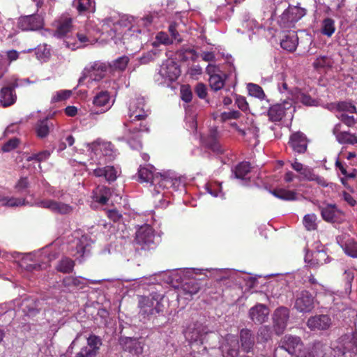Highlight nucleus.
<instances>
[{
	"mask_svg": "<svg viewBox=\"0 0 357 357\" xmlns=\"http://www.w3.org/2000/svg\"><path fill=\"white\" fill-rule=\"evenodd\" d=\"M29 181L26 177L21 178L17 184L15 185V188L18 192H22L29 187Z\"/></svg>",
	"mask_w": 357,
	"mask_h": 357,
	"instance_id": "nucleus-64",
	"label": "nucleus"
},
{
	"mask_svg": "<svg viewBox=\"0 0 357 357\" xmlns=\"http://www.w3.org/2000/svg\"><path fill=\"white\" fill-rule=\"evenodd\" d=\"M180 73L181 71L178 66L172 60H167L163 63L159 70L160 75L163 78L169 81L176 80L180 75Z\"/></svg>",
	"mask_w": 357,
	"mask_h": 357,
	"instance_id": "nucleus-19",
	"label": "nucleus"
},
{
	"mask_svg": "<svg viewBox=\"0 0 357 357\" xmlns=\"http://www.w3.org/2000/svg\"><path fill=\"white\" fill-rule=\"evenodd\" d=\"M291 100H284L281 103H276L269 107L267 111L268 119L271 122L280 121L289 112H294Z\"/></svg>",
	"mask_w": 357,
	"mask_h": 357,
	"instance_id": "nucleus-8",
	"label": "nucleus"
},
{
	"mask_svg": "<svg viewBox=\"0 0 357 357\" xmlns=\"http://www.w3.org/2000/svg\"><path fill=\"white\" fill-rule=\"evenodd\" d=\"M208 333V329L202 323L196 321L191 324L187 328L185 331V337L190 342H199L201 344L204 343V338Z\"/></svg>",
	"mask_w": 357,
	"mask_h": 357,
	"instance_id": "nucleus-13",
	"label": "nucleus"
},
{
	"mask_svg": "<svg viewBox=\"0 0 357 357\" xmlns=\"http://www.w3.org/2000/svg\"><path fill=\"white\" fill-rule=\"evenodd\" d=\"M117 23L119 26L128 27V29L132 26H137V22L134 17L126 15L121 16Z\"/></svg>",
	"mask_w": 357,
	"mask_h": 357,
	"instance_id": "nucleus-52",
	"label": "nucleus"
},
{
	"mask_svg": "<svg viewBox=\"0 0 357 357\" xmlns=\"http://www.w3.org/2000/svg\"><path fill=\"white\" fill-rule=\"evenodd\" d=\"M111 196L110 189L105 186H98L93 190V199L95 202L106 204Z\"/></svg>",
	"mask_w": 357,
	"mask_h": 357,
	"instance_id": "nucleus-29",
	"label": "nucleus"
},
{
	"mask_svg": "<svg viewBox=\"0 0 357 357\" xmlns=\"http://www.w3.org/2000/svg\"><path fill=\"white\" fill-rule=\"evenodd\" d=\"M154 169L152 165H149V167L140 166L138 170V178L140 182L150 183L151 185H154V190L157 193L160 192L158 188H169L177 182L172 173L169 172L155 173Z\"/></svg>",
	"mask_w": 357,
	"mask_h": 357,
	"instance_id": "nucleus-2",
	"label": "nucleus"
},
{
	"mask_svg": "<svg viewBox=\"0 0 357 357\" xmlns=\"http://www.w3.org/2000/svg\"><path fill=\"white\" fill-rule=\"evenodd\" d=\"M84 280H85L80 279L79 278L73 277V276H68V277H66L63 280V284L65 287H79V286L84 284Z\"/></svg>",
	"mask_w": 357,
	"mask_h": 357,
	"instance_id": "nucleus-50",
	"label": "nucleus"
},
{
	"mask_svg": "<svg viewBox=\"0 0 357 357\" xmlns=\"http://www.w3.org/2000/svg\"><path fill=\"white\" fill-rule=\"evenodd\" d=\"M344 351L341 348L333 349L320 342L312 346L308 356H299L298 357H344Z\"/></svg>",
	"mask_w": 357,
	"mask_h": 357,
	"instance_id": "nucleus-9",
	"label": "nucleus"
},
{
	"mask_svg": "<svg viewBox=\"0 0 357 357\" xmlns=\"http://www.w3.org/2000/svg\"><path fill=\"white\" fill-rule=\"evenodd\" d=\"M341 123H337L333 128V134L340 144H357V136L347 131L341 130Z\"/></svg>",
	"mask_w": 357,
	"mask_h": 357,
	"instance_id": "nucleus-25",
	"label": "nucleus"
},
{
	"mask_svg": "<svg viewBox=\"0 0 357 357\" xmlns=\"http://www.w3.org/2000/svg\"><path fill=\"white\" fill-rule=\"evenodd\" d=\"M306 14L305 9L299 6H289L281 15V20L287 26L298 22Z\"/></svg>",
	"mask_w": 357,
	"mask_h": 357,
	"instance_id": "nucleus-16",
	"label": "nucleus"
},
{
	"mask_svg": "<svg viewBox=\"0 0 357 357\" xmlns=\"http://www.w3.org/2000/svg\"><path fill=\"white\" fill-rule=\"evenodd\" d=\"M296 98L299 102L306 106H314L317 105V101L314 99L302 92H299L297 94Z\"/></svg>",
	"mask_w": 357,
	"mask_h": 357,
	"instance_id": "nucleus-53",
	"label": "nucleus"
},
{
	"mask_svg": "<svg viewBox=\"0 0 357 357\" xmlns=\"http://www.w3.org/2000/svg\"><path fill=\"white\" fill-rule=\"evenodd\" d=\"M209 85L213 91L220 90L225 85V79L220 75L209 77Z\"/></svg>",
	"mask_w": 357,
	"mask_h": 357,
	"instance_id": "nucleus-44",
	"label": "nucleus"
},
{
	"mask_svg": "<svg viewBox=\"0 0 357 357\" xmlns=\"http://www.w3.org/2000/svg\"><path fill=\"white\" fill-rule=\"evenodd\" d=\"M147 36L146 29L132 26L123 35V43L130 45L132 49L140 48Z\"/></svg>",
	"mask_w": 357,
	"mask_h": 357,
	"instance_id": "nucleus-5",
	"label": "nucleus"
},
{
	"mask_svg": "<svg viewBox=\"0 0 357 357\" xmlns=\"http://www.w3.org/2000/svg\"><path fill=\"white\" fill-rule=\"evenodd\" d=\"M250 172V165L248 162H242L239 163L234 170L235 178L238 179H247V175Z\"/></svg>",
	"mask_w": 357,
	"mask_h": 357,
	"instance_id": "nucleus-36",
	"label": "nucleus"
},
{
	"mask_svg": "<svg viewBox=\"0 0 357 357\" xmlns=\"http://www.w3.org/2000/svg\"><path fill=\"white\" fill-rule=\"evenodd\" d=\"M303 344L299 337L285 335L282 342L281 349H284L291 355L308 356L309 352L303 351Z\"/></svg>",
	"mask_w": 357,
	"mask_h": 357,
	"instance_id": "nucleus-10",
	"label": "nucleus"
},
{
	"mask_svg": "<svg viewBox=\"0 0 357 357\" xmlns=\"http://www.w3.org/2000/svg\"><path fill=\"white\" fill-rule=\"evenodd\" d=\"M240 116L241 113L238 111L233 110L222 113L221 118L223 121H227L229 119H237Z\"/></svg>",
	"mask_w": 357,
	"mask_h": 357,
	"instance_id": "nucleus-62",
	"label": "nucleus"
},
{
	"mask_svg": "<svg viewBox=\"0 0 357 357\" xmlns=\"http://www.w3.org/2000/svg\"><path fill=\"white\" fill-rule=\"evenodd\" d=\"M73 6L77 8L79 13L89 11H95V1L94 0H74Z\"/></svg>",
	"mask_w": 357,
	"mask_h": 357,
	"instance_id": "nucleus-33",
	"label": "nucleus"
},
{
	"mask_svg": "<svg viewBox=\"0 0 357 357\" xmlns=\"http://www.w3.org/2000/svg\"><path fill=\"white\" fill-rule=\"evenodd\" d=\"M93 174L96 177H104L107 181L112 182L117 178V170L113 166L97 167L93 169Z\"/></svg>",
	"mask_w": 357,
	"mask_h": 357,
	"instance_id": "nucleus-28",
	"label": "nucleus"
},
{
	"mask_svg": "<svg viewBox=\"0 0 357 357\" xmlns=\"http://www.w3.org/2000/svg\"><path fill=\"white\" fill-rule=\"evenodd\" d=\"M248 89L250 95L252 96H255L259 99H263L265 97L262 88L257 84L250 83L248 84Z\"/></svg>",
	"mask_w": 357,
	"mask_h": 357,
	"instance_id": "nucleus-48",
	"label": "nucleus"
},
{
	"mask_svg": "<svg viewBox=\"0 0 357 357\" xmlns=\"http://www.w3.org/2000/svg\"><path fill=\"white\" fill-rule=\"evenodd\" d=\"M96 144L98 146L99 149L105 155H110L113 151L114 146L109 142H96Z\"/></svg>",
	"mask_w": 357,
	"mask_h": 357,
	"instance_id": "nucleus-54",
	"label": "nucleus"
},
{
	"mask_svg": "<svg viewBox=\"0 0 357 357\" xmlns=\"http://www.w3.org/2000/svg\"><path fill=\"white\" fill-rule=\"evenodd\" d=\"M17 84L13 83L12 85L3 87L0 91V104L3 107H8L15 102L17 96L15 92Z\"/></svg>",
	"mask_w": 357,
	"mask_h": 357,
	"instance_id": "nucleus-22",
	"label": "nucleus"
},
{
	"mask_svg": "<svg viewBox=\"0 0 357 357\" xmlns=\"http://www.w3.org/2000/svg\"><path fill=\"white\" fill-rule=\"evenodd\" d=\"M331 66L332 60L327 56H320L313 63V66L317 70L331 67Z\"/></svg>",
	"mask_w": 357,
	"mask_h": 357,
	"instance_id": "nucleus-45",
	"label": "nucleus"
},
{
	"mask_svg": "<svg viewBox=\"0 0 357 357\" xmlns=\"http://www.w3.org/2000/svg\"><path fill=\"white\" fill-rule=\"evenodd\" d=\"M239 342L242 350L249 353L252 351L255 339L252 331L248 328H243L239 333Z\"/></svg>",
	"mask_w": 357,
	"mask_h": 357,
	"instance_id": "nucleus-24",
	"label": "nucleus"
},
{
	"mask_svg": "<svg viewBox=\"0 0 357 357\" xmlns=\"http://www.w3.org/2000/svg\"><path fill=\"white\" fill-rule=\"evenodd\" d=\"M53 25L56 28L54 36L59 38L63 37L72 30V18L68 16H61L54 22Z\"/></svg>",
	"mask_w": 357,
	"mask_h": 357,
	"instance_id": "nucleus-23",
	"label": "nucleus"
},
{
	"mask_svg": "<svg viewBox=\"0 0 357 357\" xmlns=\"http://www.w3.org/2000/svg\"><path fill=\"white\" fill-rule=\"evenodd\" d=\"M337 119H339L344 124L348 127H354L357 123L354 116L349 115V114L341 113L336 114Z\"/></svg>",
	"mask_w": 357,
	"mask_h": 357,
	"instance_id": "nucleus-51",
	"label": "nucleus"
},
{
	"mask_svg": "<svg viewBox=\"0 0 357 357\" xmlns=\"http://www.w3.org/2000/svg\"><path fill=\"white\" fill-rule=\"evenodd\" d=\"M270 192L273 196L282 200L293 201L297 199L296 193L292 190L277 188Z\"/></svg>",
	"mask_w": 357,
	"mask_h": 357,
	"instance_id": "nucleus-32",
	"label": "nucleus"
},
{
	"mask_svg": "<svg viewBox=\"0 0 357 357\" xmlns=\"http://www.w3.org/2000/svg\"><path fill=\"white\" fill-rule=\"evenodd\" d=\"M129 62V58L127 56L119 57L112 63H108L111 71H123Z\"/></svg>",
	"mask_w": 357,
	"mask_h": 357,
	"instance_id": "nucleus-37",
	"label": "nucleus"
},
{
	"mask_svg": "<svg viewBox=\"0 0 357 357\" xmlns=\"http://www.w3.org/2000/svg\"><path fill=\"white\" fill-rule=\"evenodd\" d=\"M91 243L92 241L87 236H82V237L77 240L76 243L77 253L79 254L81 256H84L89 251V248L91 246Z\"/></svg>",
	"mask_w": 357,
	"mask_h": 357,
	"instance_id": "nucleus-34",
	"label": "nucleus"
},
{
	"mask_svg": "<svg viewBox=\"0 0 357 357\" xmlns=\"http://www.w3.org/2000/svg\"><path fill=\"white\" fill-rule=\"evenodd\" d=\"M306 324L311 331H325L331 326L332 320L328 314H317L311 316Z\"/></svg>",
	"mask_w": 357,
	"mask_h": 357,
	"instance_id": "nucleus-15",
	"label": "nucleus"
},
{
	"mask_svg": "<svg viewBox=\"0 0 357 357\" xmlns=\"http://www.w3.org/2000/svg\"><path fill=\"white\" fill-rule=\"evenodd\" d=\"M20 307L27 315H33L36 312V304L33 299L24 298L21 303Z\"/></svg>",
	"mask_w": 357,
	"mask_h": 357,
	"instance_id": "nucleus-42",
	"label": "nucleus"
},
{
	"mask_svg": "<svg viewBox=\"0 0 357 357\" xmlns=\"http://www.w3.org/2000/svg\"><path fill=\"white\" fill-rule=\"evenodd\" d=\"M153 22V15H147L146 16L141 18L140 20H137L136 23L137 27L144 26L146 27L150 25Z\"/></svg>",
	"mask_w": 357,
	"mask_h": 357,
	"instance_id": "nucleus-60",
	"label": "nucleus"
},
{
	"mask_svg": "<svg viewBox=\"0 0 357 357\" xmlns=\"http://www.w3.org/2000/svg\"><path fill=\"white\" fill-rule=\"evenodd\" d=\"M19 143H20V140L17 138H16V137L12 138L3 145L2 151L3 152H10L12 150L17 148Z\"/></svg>",
	"mask_w": 357,
	"mask_h": 357,
	"instance_id": "nucleus-56",
	"label": "nucleus"
},
{
	"mask_svg": "<svg viewBox=\"0 0 357 357\" xmlns=\"http://www.w3.org/2000/svg\"><path fill=\"white\" fill-rule=\"evenodd\" d=\"M155 38L158 43L163 45H170L173 43V40L169 37L167 33L162 31L159 32Z\"/></svg>",
	"mask_w": 357,
	"mask_h": 357,
	"instance_id": "nucleus-59",
	"label": "nucleus"
},
{
	"mask_svg": "<svg viewBox=\"0 0 357 357\" xmlns=\"http://www.w3.org/2000/svg\"><path fill=\"white\" fill-rule=\"evenodd\" d=\"M320 210L323 219L327 222H336L342 215V212L335 204H327L326 206L320 207Z\"/></svg>",
	"mask_w": 357,
	"mask_h": 357,
	"instance_id": "nucleus-26",
	"label": "nucleus"
},
{
	"mask_svg": "<svg viewBox=\"0 0 357 357\" xmlns=\"http://www.w3.org/2000/svg\"><path fill=\"white\" fill-rule=\"evenodd\" d=\"M289 144L294 152L303 153L307 148V139L303 132H296L291 135Z\"/></svg>",
	"mask_w": 357,
	"mask_h": 357,
	"instance_id": "nucleus-21",
	"label": "nucleus"
},
{
	"mask_svg": "<svg viewBox=\"0 0 357 357\" xmlns=\"http://www.w3.org/2000/svg\"><path fill=\"white\" fill-rule=\"evenodd\" d=\"M70 96V91H57L56 94L52 97V101L59 102L67 99Z\"/></svg>",
	"mask_w": 357,
	"mask_h": 357,
	"instance_id": "nucleus-61",
	"label": "nucleus"
},
{
	"mask_svg": "<svg viewBox=\"0 0 357 357\" xmlns=\"http://www.w3.org/2000/svg\"><path fill=\"white\" fill-rule=\"evenodd\" d=\"M269 310L266 305L261 303L252 307L248 312L249 318L255 323L261 324L268 320Z\"/></svg>",
	"mask_w": 357,
	"mask_h": 357,
	"instance_id": "nucleus-18",
	"label": "nucleus"
},
{
	"mask_svg": "<svg viewBox=\"0 0 357 357\" xmlns=\"http://www.w3.org/2000/svg\"><path fill=\"white\" fill-rule=\"evenodd\" d=\"M317 303L315 296L307 290H302L297 293L294 307L299 312L307 313L312 312Z\"/></svg>",
	"mask_w": 357,
	"mask_h": 357,
	"instance_id": "nucleus-4",
	"label": "nucleus"
},
{
	"mask_svg": "<svg viewBox=\"0 0 357 357\" xmlns=\"http://www.w3.org/2000/svg\"><path fill=\"white\" fill-rule=\"evenodd\" d=\"M163 295L158 293L149 296H141L139 299V314L143 319H150L164 310Z\"/></svg>",
	"mask_w": 357,
	"mask_h": 357,
	"instance_id": "nucleus-3",
	"label": "nucleus"
},
{
	"mask_svg": "<svg viewBox=\"0 0 357 357\" xmlns=\"http://www.w3.org/2000/svg\"><path fill=\"white\" fill-rule=\"evenodd\" d=\"M128 122L124 123L126 131L122 139L126 140L132 149H137L142 146L140 142L141 133L148 132L149 128L144 123L139 126H135V122L144 120L150 114L146 107L145 100L142 97L136 98L130 101L128 107Z\"/></svg>",
	"mask_w": 357,
	"mask_h": 357,
	"instance_id": "nucleus-1",
	"label": "nucleus"
},
{
	"mask_svg": "<svg viewBox=\"0 0 357 357\" xmlns=\"http://www.w3.org/2000/svg\"><path fill=\"white\" fill-rule=\"evenodd\" d=\"M154 231L151 226L144 225L138 228L135 235V242L141 249L153 248L155 245Z\"/></svg>",
	"mask_w": 357,
	"mask_h": 357,
	"instance_id": "nucleus-7",
	"label": "nucleus"
},
{
	"mask_svg": "<svg viewBox=\"0 0 357 357\" xmlns=\"http://www.w3.org/2000/svg\"><path fill=\"white\" fill-rule=\"evenodd\" d=\"M195 93L200 98H205L207 95L206 85L203 83H198L195 86Z\"/></svg>",
	"mask_w": 357,
	"mask_h": 357,
	"instance_id": "nucleus-63",
	"label": "nucleus"
},
{
	"mask_svg": "<svg viewBox=\"0 0 357 357\" xmlns=\"http://www.w3.org/2000/svg\"><path fill=\"white\" fill-rule=\"evenodd\" d=\"M298 40L297 35L293 31L284 37L280 42V45L284 50L289 52H293L296 48Z\"/></svg>",
	"mask_w": 357,
	"mask_h": 357,
	"instance_id": "nucleus-30",
	"label": "nucleus"
},
{
	"mask_svg": "<svg viewBox=\"0 0 357 357\" xmlns=\"http://www.w3.org/2000/svg\"><path fill=\"white\" fill-rule=\"evenodd\" d=\"M37 136L40 138L46 137L50 132V126L47 119L40 120L36 126Z\"/></svg>",
	"mask_w": 357,
	"mask_h": 357,
	"instance_id": "nucleus-41",
	"label": "nucleus"
},
{
	"mask_svg": "<svg viewBox=\"0 0 357 357\" xmlns=\"http://www.w3.org/2000/svg\"><path fill=\"white\" fill-rule=\"evenodd\" d=\"M44 25L43 18L38 15H30L19 18L17 26L22 31H36Z\"/></svg>",
	"mask_w": 357,
	"mask_h": 357,
	"instance_id": "nucleus-14",
	"label": "nucleus"
},
{
	"mask_svg": "<svg viewBox=\"0 0 357 357\" xmlns=\"http://www.w3.org/2000/svg\"><path fill=\"white\" fill-rule=\"evenodd\" d=\"M36 55L38 59L45 61L50 56V50L47 45H39L36 49Z\"/></svg>",
	"mask_w": 357,
	"mask_h": 357,
	"instance_id": "nucleus-49",
	"label": "nucleus"
},
{
	"mask_svg": "<svg viewBox=\"0 0 357 357\" xmlns=\"http://www.w3.org/2000/svg\"><path fill=\"white\" fill-rule=\"evenodd\" d=\"M271 330L267 326H262L259 328L257 335L262 341H267L271 337Z\"/></svg>",
	"mask_w": 357,
	"mask_h": 357,
	"instance_id": "nucleus-55",
	"label": "nucleus"
},
{
	"mask_svg": "<svg viewBox=\"0 0 357 357\" xmlns=\"http://www.w3.org/2000/svg\"><path fill=\"white\" fill-rule=\"evenodd\" d=\"M87 344L83 347L75 357H97L102 345V339L95 335H91L86 338Z\"/></svg>",
	"mask_w": 357,
	"mask_h": 357,
	"instance_id": "nucleus-12",
	"label": "nucleus"
},
{
	"mask_svg": "<svg viewBox=\"0 0 357 357\" xmlns=\"http://www.w3.org/2000/svg\"><path fill=\"white\" fill-rule=\"evenodd\" d=\"M37 205L59 215H69L73 211V207L70 204L51 199L40 200L37 203Z\"/></svg>",
	"mask_w": 357,
	"mask_h": 357,
	"instance_id": "nucleus-11",
	"label": "nucleus"
},
{
	"mask_svg": "<svg viewBox=\"0 0 357 357\" xmlns=\"http://www.w3.org/2000/svg\"><path fill=\"white\" fill-rule=\"evenodd\" d=\"M289 314V310L284 307L278 308L273 314L274 329L277 334H281L286 328Z\"/></svg>",
	"mask_w": 357,
	"mask_h": 357,
	"instance_id": "nucleus-17",
	"label": "nucleus"
},
{
	"mask_svg": "<svg viewBox=\"0 0 357 357\" xmlns=\"http://www.w3.org/2000/svg\"><path fill=\"white\" fill-rule=\"evenodd\" d=\"M238 344L239 342L235 335L231 334L227 335L225 343L222 346V351L226 353L224 357H237L238 355ZM239 357L248 356L243 355Z\"/></svg>",
	"mask_w": 357,
	"mask_h": 357,
	"instance_id": "nucleus-20",
	"label": "nucleus"
},
{
	"mask_svg": "<svg viewBox=\"0 0 357 357\" xmlns=\"http://www.w3.org/2000/svg\"><path fill=\"white\" fill-rule=\"evenodd\" d=\"M124 349L132 354L139 355L143 352V346L137 340L130 337L125 342Z\"/></svg>",
	"mask_w": 357,
	"mask_h": 357,
	"instance_id": "nucleus-31",
	"label": "nucleus"
},
{
	"mask_svg": "<svg viewBox=\"0 0 357 357\" xmlns=\"http://www.w3.org/2000/svg\"><path fill=\"white\" fill-rule=\"evenodd\" d=\"M335 31V21L329 17L322 21L321 32L323 35L331 37Z\"/></svg>",
	"mask_w": 357,
	"mask_h": 357,
	"instance_id": "nucleus-39",
	"label": "nucleus"
},
{
	"mask_svg": "<svg viewBox=\"0 0 357 357\" xmlns=\"http://www.w3.org/2000/svg\"><path fill=\"white\" fill-rule=\"evenodd\" d=\"M199 289V282L196 280H190L183 285V291L185 294H188L190 296L197 294Z\"/></svg>",
	"mask_w": 357,
	"mask_h": 357,
	"instance_id": "nucleus-40",
	"label": "nucleus"
},
{
	"mask_svg": "<svg viewBox=\"0 0 357 357\" xmlns=\"http://www.w3.org/2000/svg\"><path fill=\"white\" fill-rule=\"evenodd\" d=\"M0 202L3 206L13 207L24 205L25 199L21 198L5 197L0 199Z\"/></svg>",
	"mask_w": 357,
	"mask_h": 357,
	"instance_id": "nucleus-43",
	"label": "nucleus"
},
{
	"mask_svg": "<svg viewBox=\"0 0 357 357\" xmlns=\"http://www.w3.org/2000/svg\"><path fill=\"white\" fill-rule=\"evenodd\" d=\"M337 112L339 114H354L356 112V108L350 102H337Z\"/></svg>",
	"mask_w": 357,
	"mask_h": 357,
	"instance_id": "nucleus-46",
	"label": "nucleus"
},
{
	"mask_svg": "<svg viewBox=\"0 0 357 357\" xmlns=\"http://www.w3.org/2000/svg\"><path fill=\"white\" fill-rule=\"evenodd\" d=\"M74 266L75 263L72 259L64 257L59 261L56 269L63 273H69L73 271Z\"/></svg>",
	"mask_w": 357,
	"mask_h": 357,
	"instance_id": "nucleus-38",
	"label": "nucleus"
},
{
	"mask_svg": "<svg viewBox=\"0 0 357 357\" xmlns=\"http://www.w3.org/2000/svg\"><path fill=\"white\" fill-rule=\"evenodd\" d=\"M317 216L314 214H307L303 218V225L308 231L317 229Z\"/></svg>",
	"mask_w": 357,
	"mask_h": 357,
	"instance_id": "nucleus-47",
	"label": "nucleus"
},
{
	"mask_svg": "<svg viewBox=\"0 0 357 357\" xmlns=\"http://www.w3.org/2000/svg\"><path fill=\"white\" fill-rule=\"evenodd\" d=\"M109 101L110 96L109 93L107 91H100L94 97L93 103L96 107H107L106 109H102L100 111V113H104L111 107ZM98 114H99V112H91L90 116L93 117L94 115Z\"/></svg>",
	"mask_w": 357,
	"mask_h": 357,
	"instance_id": "nucleus-27",
	"label": "nucleus"
},
{
	"mask_svg": "<svg viewBox=\"0 0 357 357\" xmlns=\"http://www.w3.org/2000/svg\"><path fill=\"white\" fill-rule=\"evenodd\" d=\"M91 243L92 241L87 236H82V237L77 240L76 243L77 253L79 254L81 256H84L89 251V248L91 246Z\"/></svg>",
	"mask_w": 357,
	"mask_h": 357,
	"instance_id": "nucleus-35",
	"label": "nucleus"
},
{
	"mask_svg": "<svg viewBox=\"0 0 357 357\" xmlns=\"http://www.w3.org/2000/svg\"><path fill=\"white\" fill-rule=\"evenodd\" d=\"M109 69L108 63L95 61L84 68L82 77L79 79V83L81 84L87 77L91 81H99L105 77Z\"/></svg>",
	"mask_w": 357,
	"mask_h": 357,
	"instance_id": "nucleus-6",
	"label": "nucleus"
},
{
	"mask_svg": "<svg viewBox=\"0 0 357 357\" xmlns=\"http://www.w3.org/2000/svg\"><path fill=\"white\" fill-rule=\"evenodd\" d=\"M181 99L185 102L191 101L192 98V91L188 86H182L181 88Z\"/></svg>",
	"mask_w": 357,
	"mask_h": 357,
	"instance_id": "nucleus-57",
	"label": "nucleus"
},
{
	"mask_svg": "<svg viewBox=\"0 0 357 357\" xmlns=\"http://www.w3.org/2000/svg\"><path fill=\"white\" fill-rule=\"evenodd\" d=\"M345 253L354 258H357V243H349L345 245L344 248Z\"/></svg>",
	"mask_w": 357,
	"mask_h": 357,
	"instance_id": "nucleus-58",
	"label": "nucleus"
}]
</instances>
